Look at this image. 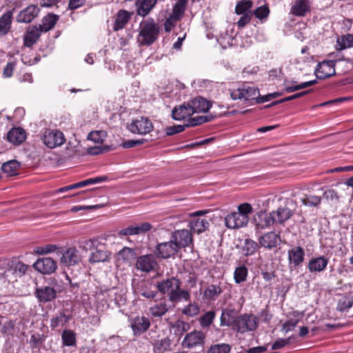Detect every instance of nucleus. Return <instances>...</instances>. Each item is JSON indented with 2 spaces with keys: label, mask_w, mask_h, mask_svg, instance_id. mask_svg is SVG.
Segmentation results:
<instances>
[{
  "label": "nucleus",
  "mask_w": 353,
  "mask_h": 353,
  "mask_svg": "<svg viewBox=\"0 0 353 353\" xmlns=\"http://www.w3.org/2000/svg\"><path fill=\"white\" fill-rule=\"evenodd\" d=\"M353 46V35L346 34L342 36L341 39H338L336 42V49L338 50H344L347 48Z\"/></svg>",
  "instance_id": "47"
},
{
  "label": "nucleus",
  "mask_w": 353,
  "mask_h": 353,
  "mask_svg": "<svg viewBox=\"0 0 353 353\" xmlns=\"http://www.w3.org/2000/svg\"><path fill=\"white\" fill-rule=\"evenodd\" d=\"M43 140L44 144L50 148L60 146L65 141L63 134L57 130L46 131Z\"/></svg>",
  "instance_id": "10"
},
{
  "label": "nucleus",
  "mask_w": 353,
  "mask_h": 353,
  "mask_svg": "<svg viewBox=\"0 0 353 353\" xmlns=\"http://www.w3.org/2000/svg\"><path fill=\"white\" fill-rule=\"evenodd\" d=\"M110 253L105 249H97L92 252L89 257V262L91 263L105 262L109 261Z\"/></svg>",
  "instance_id": "34"
},
{
  "label": "nucleus",
  "mask_w": 353,
  "mask_h": 353,
  "mask_svg": "<svg viewBox=\"0 0 353 353\" xmlns=\"http://www.w3.org/2000/svg\"><path fill=\"white\" fill-rule=\"evenodd\" d=\"M171 239L179 250L190 246L193 243L192 234L186 229L175 230L172 233Z\"/></svg>",
  "instance_id": "8"
},
{
  "label": "nucleus",
  "mask_w": 353,
  "mask_h": 353,
  "mask_svg": "<svg viewBox=\"0 0 353 353\" xmlns=\"http://www.w3.org/2000/svg\"><path fill=\"white\" fill-rule=\"evenodd\" d=\"M193 114L189 103L175 107L172 111V117L176 121L184 120Z\"/></svg>",
  "instance_id": "25"
},
{
  "label": "nucleus",
  "mask_w": 353,
  "mask_h": 353,
  "mask_svg": "<svg viewBox=\"0 0 353 353\" xmlns=\"http://www.w3.org/2000/svg\"><path fill=\"white\" fill-rule=\"evenodd\" d=\"M81 261V256H79L78 251L75 248H69L65 252H63L61 262L67 265H74L79 263Z\"/></svg>",
  "instance_id": "27"
},
{
  "label": "nucleus",
  "mask_w": 353,
  "mask_h": 353,
  "mask_svg": "<svg viewBox=\"0 0 353 353\" xmlns=\"http://www.w3.org/2000/svg\"><path fill=\"white\" fill-rule=\"evenodd\" d=\"M258 243L251 239L247 238L241 245V251L245 256L253 255L258 250Z\"/></svg>",
  "instance_id": "39"
},
{
  "label": "nucleus",
  "mask_w": 353,
  "mask_h": 353,
  "mask_svg": "<svg viewBox=\"0 0 353 353\" xmlns=\"http://www.w3.org/2000/svg\"><path fill=\"white\" fill-rule=\"evenodd\" d=\"M248 223L244 216L237 212L228 214L225 217V225L229 229H239L247 225Z\"/></svg>",
  "instance_id": "19"
},
{
  "label": "nucleus",
  "mask_w": 353,
  "mask_h": 353,
  "mask_svg": "<svg viewBox=\"0 0 353 353\" xmlns=\"http://www.w3.org/2000/svg\"><path fill=\"white\" fill-rule=\"evenodd\" d=\"M135 265L138 270L148 273L155 269L157 262L154 255L145 254L137 258Z\"/></svg>",
  "instance_id": "11"
},
{
  "label": "nucleus",
  "mask_w": 353,
  "mask_h": 353,
  "mask_svg": "<svg viewBox=\"0 0 353 353\" xmlns=\"http://www.w3.org/2000/svg\"><path fill=\"white\" fill-rule=\"evenodd\" d=\"M231 350L230 345L226 343L216 344L212 345L208 350V353H229Z\"/></svg>",
  "instance_id": "57"
},
{
  "label": "nucleus",
  "mask_w": 353,
  "mask_h": 353,
  "mask_svg": "<svg viewBox=\"0 0 353 353\" xmlns=\"http://www.w3.org/2000/svg\"><path fill=\"white\" fill-rule=\"evenodd\" d=\"M319 190L322 192L321 196L327 201L338 202L339 201L340 196L339 192L334 189L327 188L324 190L323 188H321Z\"/></svg>",
  "instance_id": "48"
},
{
  "label": "nucleus",
  "mask_w": 353,
  "mask_h": 353,
  "mask_svg": "<svg viewBox=\"0 0 353 353\" xmlns=\"http://www.w3.org/2000/svg\"><path fill=\"white\" fill-rule=\"evenodd\" d=\"M188 3V0H178L173 6L172 12L170 14L173 19L180 21L183 17Z\"/></svg>",
  "instance_id": "40"
},
{
  "label": "nucleus",
  "mask_w": 353,
  "mask_h": 353,
  "mask_svg": "<svg viewBox=\"0 0 353 353\" xmlns=\"http://www.w3.org/2000/svg\"><path fill=\"white\" fill-rule=\"evenodd\" d=\"M26 132L21 128H13L7 134L8 141L15 145L21 143L26 140Z\"/></svg>",
  "instance_id": "32"
},
{
  "label": "nucleus",
  "mask_w": 353,
  "mask_h": 353,
  "mask_svg": "<svg viewBox=\"0 0 353 353\" xmlns=\"http://www.w3.org/2000/svg\"><path fill=\"white\" fill-rule=\"evenodd\" d=\"M152 229V225L148 222H144L140 225H130L126 228H123L119 231L118 235L119 237L123 238L127 236L138 235L144 234Z\"/></svg>",
  "instance_id": "14"
},
{
  "label": "nucleus",
  "mask_w": 353,
  "mask_h": 353,
  "mask_svg": "<svg viewBox=\"0 0 353 353\" xmlns=\"http://www.w3.org/2000/svg\"><path fill=\"white\" fill-rule=\"evenodd\" d=\"M193 114L206 112L211 108L210 102L201 97H197L189 102Z\"/></svg>",
  "instance_id": "26"
},
{
  "label": "nucleus",
  "mask_w": 353,
  "mask_h": 353,
  "mask_svg": "<svg viewBox=\"0 0 353 353\" xmlns=\"http://www.w3.org/2000/svg\"><path fill=\"white\" fill-rule=\"evenodd\" d=\"M62 343L64 346L76 345V333L71 330H65L61 334Z\"/></svg>",
  "instance_id": "44"
},
{
  "label": "nucleus",
  "mask_w": 353,
  "mask_h": 353,
  "mask_svg": "<svg viewBox=\"0 0 353 353\" xmlns=\"http://www.w3.org/2000/svg\"><path fill=\"white\" fill-rule=\"evenodd\" d=\"M310 10L309 0H296L290 9V13L296 17H304Z\"/></svg>",
  "instance_id": "28"
},
{
  "label": "nucleus",
  "mask_w": 353,
  "mask_h": 353,
  "mask_svg": "<svg viewBox=\"0 0 353 353\" xmlns=\"http://www.w3.org/2000/svg\"><path fill=\"white\" fill-rule=\"evenodd\" d=\"M34 268L43 274H50L57 268V262L50 257L38 259L33 264Z\"/></svg>",
  "instance_id": "12"
},
{
  "label": "nucleus",
  "mask_w": 353,
  "mask_h": 353,
  "mask_svg": "<svg viewBox=\"0 0 353 353\" xmlns=\"http://www.w3.org/2000/svg\"><path fill=\"white\" fill-rule=\"evenodd\" d=\"M154 353H165L171 350V340L168 337L155 341L153 343Z\"/></svg>",
  "instance_id": "38"
},
{
  "label": "nucleus",
  "mask_w": 353,
  "mask_h": 353,
  "mask_svg": "<svg viewBox=\"0 0 353 353\" xmlns=\"http://www.w3.org/2000/svg\"><path fill=\"white\" fill-rule=\"evenodd\" d=\"M259 217L260 221L256 225L258 229L269 228L275 223L272 212L270 214H262Z\"/></svg>",
  "instance_id": "45"
},
{
  "label": "nucleus",
  "mask_w": 353,
  "mask_h": 353,
  "mask_svg": "<svg viewBox=\"0 0 353 353\" xmlns=\"http://www.w3.org/2000/svg\"><path fill=\"white\" fill-rule=\"evenodd\" d=\"M118 254L124 261H129L134 257V250L128 247H124L119 252Z\"/></svg>",
  "instance_id": "59"
},
{
  "label": "nucleus",
  "mask_w": 353,
  "mask_h": 353,
  "mask_svg": "<svg viewBox=\"0 0 353 353\" xmlns=\"http://www.w3.org/2000/svg\"><path fill=\"white\" fill-rule=\"evenodd\" d=\"M130 327L135 336H140L150 327V321L145 316H137L131 320Z\"/></svg>",
  "instance_id": "17"
},
{
  "label": "nucleus",
  "mask_w": 353,
  "mask_h": 353,
  "mask_svg": "<svg viewBox=\"0 0 353 353\" xmlns=\"http://www.w3.org/2000/svg\"><path fill=\"white\" fill-rule=\"evenodd\" d=\"M280 236L274 232H267L259 238V243L261 247L272 250L277 246Z\"/></svg>",
  "instance_id": "24"
},
{
  "label": "nucleus",
  "mask_w": 353,
  "mask_h": 353,
  "mask_svg": "<svg viewBox=\"0 0 353 353\" xmlns=\"http://www.w3.org/2000/svg\"><path fill=\"white\" fill-rule=\"evenodd\" d=\"M238 332L245 333L248 331H254L258 327V321L253 314H243L235 319V326Z\"/></svg>",
  "instance_id": "5"
},
{
  "label": "nucleus",
  "mask_w": 353,
  "mask_h": 353,
  "mask_svg": "<svg viewBox=\"0 0 353 353\" xmlns=\"http://www.w3.org/2000/svg\"><path fill=\"white\" fill-rule=\"evenodd\" d=\"M39 8L35 5H30L22 10L17 17L19 23H30L39 14Z\"/></svg>",
  "instance_id": "20"
},
{
  "label": "nucleus",
  "mask_w": 353,
  "mask_h": 353,
  "mask_svg": "<svg viewBox=\"0 0 353 353\" xmlns=\"http://www.w3.org/2000/svg\"><path fill=\"white\" fill-rule=\"evenodd\" d=\"M43 32L37 26L29 27L23 35V46L32 48Z\"/></svg>",
  "instance_id": "21"
},
{
  "label": "nucleus",
  "mask_w": 353,
  "mask_h": 353,
  "mask_svg": "<svg viewBox=\"0 0 353 353\" xmlns=\"http://www.w3.org/2000/svg\"><path fill=\"white\" fill-rule=\"evenodd\" d=\"M179 251L176 245L170 239V241L168 242L158 243L155 248L154 253L159 258L169 259Z\"/></svg>",
  "instance_id": "9"
},
{
  "label": "nucleus",
  "mask_w": 353,
  "mask_h": 353,
  "mask_svg": "<svg viewBox=\"0 0 353 353\" xmlns=\"http://www.w3.org/2000/svg\"><path fill=\"white\" fill-rule=\"evenodd\" d=\"M274 222L282 223L287 221L292 216V212L288 208H278L277 210L272 212Z\"/></svg>",
  "instance_id": "43"
},
{
  "label": "nucleus",
  "mask_w": 353,
  "mask_h": 353,
  "mask_svg": "<svg viewBox=\"0 0 353 353\" xmlns=\"http://www.w3.org/2000/svg\"><path fill=\"white\" fill-rule=\"evenodd\" d=\"M252 212V207L250 204L248 203H244L239 205L237 212L239 214L244 216V219L248 222L249 221V214Z\"/></svg>",
  "instance_id": "60"
},
{
  "label": "nucleus",
  "mask_w": 353,
  "mask_h": 353,
  "mask_svg": "<svg viewBox=\"0 0 353 353\" xmlns=\"http://www.w3.org/2000/svg\"><path fill=\"white\" fill-rule=\"evenodd\" d=\"M139 28L137 42L140 46H149L157 40L160 28L153 19L141 22Z\"/></svg>",
  "instance_id": "2"
},
{
  "label": "nucleus",
  "mask_w": 353,
  "mask_h": 353,
  "mask_svg": "<svg viewBox=\"0 0 353 353\" xmlns=\"http://www.w3.org/2000/svg\"><path fill=\"white\" fill-rule=\"evenodd\" d=\"M301 201L305 206L318 208L321 203L322 196L315 194L312 190H308L307 193L303 194Z\"/></svg>",
  "instance_id": "29"
},
{
  "label": "nucleus",
  "mask_w": 353,
  "mask_h": 353,
  "mask_svg": "<svg viewBox=\"0 0 353 353\" xmlns=\"http://www.w3.org/2000/svg\"><path fill=\"white\" fill-rule=\"evenodd\" d=\"M288 259L290 265L299 267L302 265L305 259V251L301 246H294L288 251Z\"/></svg>",
  "instance_id": "18"
},
{
  "label": "nucleus",
  "mask_w": 353,
  "mask_h": 353,
  "mask_svg": "<svg viewBox=\"0 0 353 353\" xmlns=\"http://www.w3.org/2000/svg\"><path fill=\"white\" fill-rule=\"evenodd\" d=\"M19 167V162L16 160H11L3 163L1 170L8 176H14L18 174Z\"/></svg>",
  "instance_id": "42"
},
{
  "label": "nucleus",
  "mask_w": 353,
  "mask_h": 353,
  "mask_svg": "<svg viewBox=\"0 0 353 353\" xmlns=\"http://www.w3.org/2000/svg\"><path fill=\"white\" fill-rule=\"evenodd\" d=\"M150 313L152 316L154 318H160L163 316L166 312L168 311V307L165 302V300L163 299L159 303L154 304L149 308Z\"/></svg>",
  "instance_id": "37"
},
{
  "label": "nucleus",
  "mask_w": 353,
  "mask_h": 353,
  "mask_svg": "<svg viewBox=\"0 0 353 353\" xmlns=\"http://www.w3.org/2000/svg\"><path fill=\"white\" fill-rule=\"evenodd\" d=\"M157 0H138L136 2L137 6V14L141 17L147 16L157 3Z\"/></svg>",
  "instance_id": "33"
},
{
  "label": "nucleus",
  "mask_w": 353,
  "mask_h": 353,
  "mask_svg": "<svg viewBox=\"0 0 353 353\" xmlns=\"http://www.w3.org/2000/svg\"><path fill=\"white\" fill-rule=\"evenodd\" d=\"M230 97L233 100L254 101L257 103V99L259 98V90L256 87L243 85L241 88L230 90Z\"/></svg>",
  "instance_id": "4"
},
{
  "label": "nucleus",
  "mask_w": 353,
  "mask_h": 353,
  "mask_svg": "<svg viewBox=\"0 0 353 353\" xmlns=\"http://www.w3.org/2000/svg\"><path fill=\"white\" fill-rule=\"evenodd\" d=\"M35 296L40 303H47L54 300L57 296L55 289L50 286H41L37 288L34 292Z\"/></svg>",
  "instance_id": "16"
},
{
  "label": "nucleus",
  "mask_w": 353,
  "mask_h": 353,
  "mask_svg": "<svg viewBox=\"0 0 353 353\" xmlns=\"http://www.w3.org/2000/svg\"><path fill=\"white\" fill-rule=\"evenodd\" d=\"M298 323V319H290L283 324L281 330L285 333H288L292 330L297 325Z\"/></svg>",
  "instance_id": "64"
},
{
  "label": "nucleus",
  "mask_w": 353,
  "mask_h": 353,
  "mask_svg": "<svg viewBox=\"0 0 353 353\" xmlns=\"http://www.w3.org/2000/svg\"><path fill=\"white\" fill-rule=\"evenodd\" d=\"M116 149L114 145H101L94 147H90L88 149L89 154H101L108 153Z\"/></svg>",
  "instance_id": "49"
},
{
  "label": "nucleus",
  "mask_w": 353,
  "mask_h": 353,
  "mask_svg": "<svg viewBox=\"0 0 353 353\" xmlns=\"http://www.w3.org/2000/svg\"><path fill=\"white\" fill-rule=\"evenodd\" d=\"M28 269L29 266L21 261H12L8 271H3V270L0 269V274H2L4 277H8V273L11 272L15 276V278L21 277L26 274Z\"/></svg>",
  "instance_id": "22"
},
{
  "label": "nucleus",
  "mask_w": 353,
  "mask_h": 353,
  "mask_svg": "<svg viewBox=\"0 0 353 353\" xmlns=\"http://www.w3.org/2000/svg\"><path fill=\"white\" fill-rule=\"evenodd\" d=\"M353 305L352 297H343L339 300L336 309L340 312H343L352 307Z\"/></svg>",
  "instance_id": "55"
},
{
  "label": "nucleus",
  "mask_w": 353,
  "mask_h": 353,
  "mask_svg": "<svg viewBox=\"0 0 353 353\" xmlns=\"http://www.w3.org/2000/svg\"><path fill=\"white\" fill-rule=\"evenodd\" d=\"M57 249V245L52 244H47L37 248V252L39 254H46L54 252Z\"/></svg>",
  "instance_id": "63"
},
{
  "label": "nucleus",
  "mask_w": 353,
  "mask_h": 353,
  "mask_svg": "<svg viewBox=\"0 0 353 353\" xmlns=\"http://www.w3.org/2000/svg\"><path fill=\"white\" fill-rule=\"evenodd\" d=\"M46 340V336L41 334H34L31 335L30 345L33 349H39Z\"/></svg>",
  "instance_id": "54"
},
{
  "label": "nucleus",
  "mask_w": 353,
  "mask_h": 353,
  "mask_svg": "<svg viewBox=\"0 0 353 353\" xmlns=\"http://www.w3.org/2000/svg\"><path fill=\"white\" fill-rule=\"evenodd\" d=\"M70 319L69 316H67L63 311H61L50 319V327L52 329L59 326L63 327Z\"/></svg>",
  "instance_id": "41"
},
{
  "label": "nucleus",
  "mask_w": 353,
  "mask_h": 353,
  "mask_svg": "<svg viewBox=\"0 0 353 353\" xmlns=\"http://www.w3.org/2000/svg\"><path fill=\"white\" fill-rule=\"evenodd\" d=\"M312 90H307L302 91V92L296 93V94H294L293 95H291V96L283 98V99H280L279 101H276L272 103L269 106H274V105H276L279 104V103H282L290 101H292V100H294V99H296L298 98H300L301 97H303V96L309 94L310 92H312Z\"/></svg>",
  "instance_id": "56"
},
{
  "label": "nucleus",
  "mask_w": 353,
  "mask_h": 353,
  "mask_svg": "<svg viewBox=\"0 0 353 353\" xmlns=\"http://www.w3.org/2000/svg\"><path fill=\"white\" fill-rule=\"evenodd\" d=\"M182 282L180 279L172 276L158 282L157 288L159 292L168 294V300L172 303H176L181 300L190 301V294L188 290L181 289Z\"/></svg>",
  "instance_id": "1"
},
{
  "label": "nucleus",
  "mask_w": 353,
  "mask_h": 353,
  "mask_svg": "<svg viewBox=\"0 0 353 353\" xmlns=\"http://www.w3.org/2000/svg\"><path fill=\"white\" fill-rule=\"evenodd\" d=\"M185 128H188V126L186 125V123L183 125H174L172 126L166 127L165 129V132L166 135L172 136L183 132L185 129Z\"/></svg>",
  "instance_id": "61"
},
{
  "label": "nucleus",
  "mask_w": 353,
  "mask_h": 353,
  "mask_svg": "<svg viewBox=\"0 0 353 353\" xmlns=\"http://www.w3.org/2000/svg\"><path fill=\"white\" fill-rule=\"evenodd\" d=\"M248 274V268L244 265L236 268L234 272V279L235 283L239 284L246 281Z\"/></svg>",
  "instance_id": "46"
},
{
  "label": "nucleus",
  "mask_w": 353,
  "mask_h": 353,
  "mask_svg": "<svg viewBox=\"0 0 353 353\" xmlns=\"http://www.w3.org/2000/svg\"><path fill=\"white\" fill-rule=\"evenodd\" d=\"M253 2L251 0H240L236 3L234 12L237 15H241L236 22L239 28H243L248 25L252 19V12L251 9Z\"/></svg>",
  "instance_id": "3"
},
{
  "label": "nucleus",
  "mask_w": 353,
  "mask_h": 353,
  "mask_svg": "<svg viewBox=\"0 0 353 353\" xmlns=\"http://www.w3.org/2000/svg\"><path fill=\"white\" fill-rule=\"evenodd\" d=\"M216 316L215 312L213 310L208 311L203 314L199 320L200 325L202 327H208L213 322Z\"/></svg>",
  "instance_id": "52"
},
{
  "label": "nucleus",
  "mask_w": 353,
  "mask_h": 353,
  "mask_svg": "<svg viewBox=\"0 0 353 353\" xmlns=\"http://www.w3.org/2000/svg\"><path fill=\"white\" fill-rule=\"evenodd\" d=\"M205 339V334L201 331L194 330L185 335L181 345L184 348L203 349Z\"/></svg>",
  "instance_id": "6"
},
{
  "label": "nucleus",
  "mask_w": 353,
  "mask_h": 353,
  "mask_svg": "<svg viewBox=\"0 0 353 353\" xmlns=\"http://www.w3.org/2000/svg\"><path fill=\"white\" fill-rule=\"evenodd\" d=\"M329 263V259L324 256H321L311 259L307 263V269L310 272L324 271Z\"/></svg>",
  "instance_id": "23"
},
{
  "label": "nucleus",
  "mask_w": 353,
  "mask_h": 353,
  "mask_svg": "<svg viewBox=\"0 0 353 353\" xmlns=\"http://www.w3.org/2000/svg\"><path fill=\"white\" fill-rule=\"evenodd\" d=\"M134 13L128 10H119L114 16L112 30L114 32H118L125 28Z\"/></svg>",
  "instance_id": "13"
},
{
  "label": "nucleus",
  "mask_w": 353,
  "mask_h": 353,
  "mask_svg": "<svg viewBox=\"0 0 353 353\" xmlns=\"http://www.w3.org/2000/svg\"><path fill=\"white\" fill-rule=\"evenodd\" d=\"M213 119L212 116H196L190 118L187 122L186 125L190 127H194L204 123L211 121Z\"/></svg>",
  "instance_id": "51"
},
{
  "label": "nucleus",
  "mask_w": 353,
  "mask_h": 353,
  "mask_svg": "<svg viewBox=\"0 0 353 353\" xmlns=\"http://www.w3.org/2000/svg\"><path fill=\"white\" fill-rule=\"evenodd\" d=\"M59 19V16L53 13H49L43 17L41 23L38 28L43 32H46L54 28Z\"/></svg>",
  "instance_id": "30"
},
{
  "label": "nucleus",
  "mask_w": 353,
  "mask_h": 353,
  "mask_svg": "<svg viewBox=\"0 0 353 353\" xmlns=\"http://www.w3.org/2000/svg\"><path fill=\"white\" fill-rule=\"evenodd\" d=\"M317 83L316 80H312L306 82L301 83L297 85H286L284 88L283 92L286 93H291L296 90L306 88L307 87L315 85Z\"/></svg>",
  "instance_id": "50"
},
{
  "label": "nucleus",
  "mask_w": 353,
  "mask_h": 353,
  "mask_svg": "<svg viewBox=\"0 0 353 353\" xmlns=\"http://www.w3.org/2000/svg\"><path fill=\"white\" fill-rule=\"evenodd\" d=\"M335 63L333 61H323L319 63L315 71L319 79H325L335 74Z\"/></svg>",
  "instance_id": "15"
},
{
  "label": "nucleus",
  "mask_w": 353,
  "mask_h": 353,
  "mask_svg": "<svg viewBox=\"0 0 353 353\" xmlns=\"http://www.w3.org/2000/svg\"><path fill=\"white\" fill-rule=\"evenodd\" d=\"M221 283L218 284H210L209 285L203 292V299L208 301H215L223 292Z\"/></svg>",
  "instance_id": "31"
},
{
  "label": "nucleus",
  "mask_w": 353,
  "mask_h": 353,
  "mask_svg": "<svg viewBox=\"0 0 353 353\" xmlns=\"http://www.w3.org/2000/svg\"><path fill=\"white\" fill-rule=\"evenodd\" d=\"M12 21V12L9 10L6 12L0 17V35H5L8 33L11 28Z\"/></svg>",
  "instance_id": "35"
},
{
  "label": "nucleus",
  "mask_w": 353,
  "mask_h": 353,
  "mask_svg": "<svg viewBox=\"0 0 353 353\" xmlns=\"http://www.w3.org/2000/svg\"><path fill=\"white\" fill-rule=\"evenodd\" d=\"M221 325H230L234 324L235 325V319L231 316V311L223 310L221 316Z\"/></svg>",
  "instance_id": "58"
},
{
  "label": "nucleus",
  "mask_w": 353,
  "mask_h": 353,
  "mask_svg": "<svg viewBox=\"0 0 353 353\" xmlns=\"http://www.w3.org/2000/svg\"><path fill=\"white\" fill-rule=\"evenodd\" d=\"M270 13V10L268 6H262L258 7L252 13L254 16L259 19H263L268 17Z\"/></svg>",
  "instance_id": "62"
},
{
  "label": "nucleus",
  "mask_w": 353,
  "mask_h": 353,
  "mask_svg": "<svg viewBox=\"0 0 353 353\" xmlns=\"http://www.w3.org/2000/svg\"><path fill=\"white\" fill-rule=\"evenodd\" d=\"M105 137V132L103 130H97L90 132L87 137V139L95 143H102Z\"/></svg>",
  "instance_id": "53"
},
{
  "label": "nucleus",
  "mask_w": 353,
  "mask_h": 353,
  "mask_svg": "<svg viewBox=\"0 0 353 353\" xmlns=\"http://www.w3.org/2000/svg\"><path fill=\"white\" fill-rule=\"evenodd\" d=\"M190 230L197 234L205 231L209 227V222L206 219L196 218L189 223Z\"/></svg>",
  "instance_id": "36"
},
{
  "label": "nucleus",
  "mask_w": 353,
  "mask_h": 353,
  "mask_svg": "<svg viewBox=\"0 0 353 353\" xmlns=\"http://www.w3.org/2000/svg\"><path fill=\"white\" fill-rule=\"evenodd\" d=\"M154 128L153 123L148 118L141 117L139 119L132 121L128 125L129 131L133 134L145 135L150 133Z\"/></svg>",
  "instance_id": "7"
}]
</instances>
